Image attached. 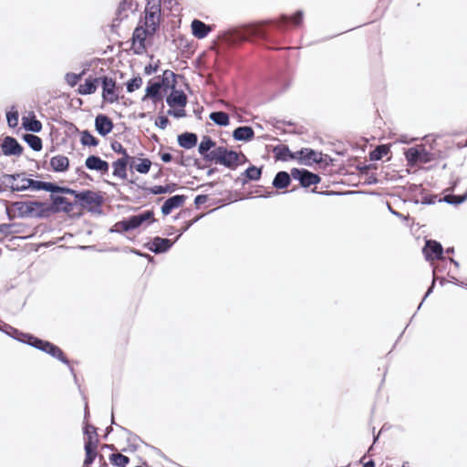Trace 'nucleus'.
Wrapping results in <instances>:
<instances>
[{
	"label": "nucleus",
	"mask_w": 467,
	"mask_h": 467,
	"mask_svg": "<svg viewBox=\"0 0 467 467\" xmlns=\"http://www.w3.org/2000/svg\"><path fill=\"white\" fill-rule=\"evenodd\" d=\"M254 136V130L249 126L238 127L233 132V137L235 140L249 141Z\"/></svg>",
	"instance_id": "24"
},
{
	"label": "nucleus",
	"mask_w": 467,
	"mask_h": 467,
	"mask_svg": "<svg viewBox=\"0 0 467 467\" xmlns=\"http://www.w3.org/2000/svg\"><path fill=\"white\" fill-rule=\"evenodd\" d=\"M20 217H29L28 202H16L14 203Z\"/></svg>",
	"instance_id": "43"
},
{
	"label": "nucleus",
	"mask_w": 467,
	"mask_h": 467,
	"mask_svg": "<svg viewBox=\"0 0 467 467\" xmlns=\"http://www.w3.org/2000/svg\"><path fill=\"white\" fill-rule=\"evenodd\" d=\"M192 35L199 38H204L211 31V27L202 21L194 19L191 25Z\"/></svg>",
	"instance_id": "22"
},
{
	"label": "nucleus",
	"mask_w": 467,
	"mask_h": 467,
	"mask_svg": "<svg viewBox=\"0 0 467 467\" xmlns=\"http://www.w3.org/2000/svg\"><path fill=\"white\" fill-rule=\"evenodd\" d=\"M50 165L54 171L64 172L69 167V160L64 155H56L51 158Z\"/></svg>",
	"instance_id": "23"
},
{
	"label": "nucleus",
	"mask_w": 467,
	"mask_h": 467,
	"mask_svg": "<svg viewBox=\"0 0 467 467\" xmlns=\"http://www.w3.org/2000/svg\"><path fill=\"white\" fill-rule=\"evenodd\" d=\"M153 216H154V213L152 211H145L141 213H139V214H136V215H133V217L136 219L138 224L140 226L143 223L147 222V221H150V222H153L154 219H153Z\"/></svg>",
	"instance_id": "42"
},
{
	"label": "nucleus",
	"mask_w": 467,
	"mask_h": 467,
	"mask_svg": "<svg viewBox=\"0 0 467 467\" xmlns=\"http://www.w3.org/2000/svg\"><path fill=\"white\" fill-rule=\"evenodd\" d=\"M434 285H435V279L432 280V283H431V285L429 287L428 291L426 292L425 296H424V298L423 300L429 296V295L432 292V289L434 287Z\"/></svg>",
	"instance_id": "57"
},
{
	"label": "nucleus",
	"mask_w": 467,
	"mask_h": 467,
	"mask_svg": "<svg viewBox=\"0 0 467 467\" xmlns=\"http://www.w3.org/2000/svg\"><path fill=\"white\" fill-rule=\"evenodd\" d=\"M127 220L129 223L130 230H133V229L140 227V225L138 224V223H137L136 219L133 217V215L129 217Z\"/></svg>",
	"instance_id": "54"
},
{
	"label": "nucleus",
	"mask_w": 467,
	"mask_h": 467,
	"mask_svg": "<svg viewBox=\"0 0 467 467\" xmlns=\"http://www.w3.org/2000/svg\"><path fill=\"white\" fill-rule=\"evenodd\" d=\"M450 261L455 265V266H459V263L457 261H455L453 258H451Z\"/></svg>",
	"instance_id": "60"
},
{
	"label": "nucleus",
	"mask_w": 467,
	"mask_h": 467,
	"mask_svg": "<svg viewBox=\"0 0 467 467\" xmlns=\"http://www.w3.org/2000/svg\"><path fill=\"white\" fill-rule=\"evenodd\" d=\"M147 35H150L148 28L136 27L132 35V45L137 54L145 50V40Z\"/></svg>",
	"instance_id": "11"
},
{
	"label": "nucleus",
	"mask_w": 467,
	"mask_h": 467,
	"mask_svg": "<svg viewBox=\"0 0 467 467\" xmlns=\"http://www.w3.org/2000/svg\"><path fill=\"white\" fill-rule=\"evenodd\" d=\"M175 77V74L170 70H165L162 76V81L160 82H153L149 83L148 87L146 88V94L142 98V100H146L148 98H150L154 100L159 99L161 98L160 95V89L162 85H168L169 79L171 78H173Z\"/></svg>",
	"instance_id": "6"
},
{
	"label": "nucleus",
	"mask_w": 467,
	"mask_h": 467,
	"mask_svg": "<svg viewBox=\"0 0 467 467\" xmlns=\"http://www.w3.org/2000/svg\"><path fill=\"white\" fill-rule=\"evenodd\" d=\"M109 459L115 467H125L130 462V459L119 452L111 453Z\"/></svg>",
	"instance_id": "37"
},
{
	"label": "nucleus",
	"mask_w": 467,
	"mask_h": 467,
	"mask_svg": "<svg viewBox=\"0 0 467 467\" xmlns=\"http://www.w3.org/2000/svg\"><path fill=\"white\" fill-rule=\"evenodd\" d=\"M427 261L442 259L443 248L441 244L434 240H427L422 249Z\"/></svg>",
	"instance_id": "9"
},
{
	"label": "nucleus",
	"mask_w": 467,
	"mask_h": 467,
	"mask_svg": "<svg viewBox=\"0 0 467 467\" xmlns=\"http://www.w3.org/2000/svg\"><path fill=\"white\" fill-rule=\"evenodd\" d=\"M166 102L170 107L179 106L184 108L187 103V97L181 90H173L166 99Z\"/></svg>",
	"instance_id": "21"
},
{
	"label": "nucleus",
	"mask_w": 467,
	"mask_h": 467,
	"mask_svg": "<svg viewBox=\"0 0 467 467\" xmlns=\"http://www.w3.org/2000/svg\"><path fill=\"white\" fill-rule=\"evenodd\" d=\"M95 128L99 135L106 136L111 132L113 122L108 116L99 114L95 119Z\"/></svg>",
	"instance_id": "14"
},
{
	"label": "nucleus",
	"mask_w": 467,
	"mask_h": 467,
	"mask_svg": "<svg viewBox=\"0 0 467 467\" xmlns=\"http://www.w3.org/2000/svg\"><path fill=\"white\" fill-rule=\"evenodd\" d=\"M241 158L245 157L242 153H238L226 148L225 152L223 155L221 164L231 170H235L240 163Z\"/></svg>",
	"instance_id": "15"
},
{
	"label": "nucleus",
	"mask_w": 467,
	"mask_h": 467,
	"mask_svg": "<svg viewBox=\"0 0 467 467\" xmlns=\"http://www.w3.org/2000/svg\"><path fill=\"white\" fill-rule=\"evenodd\" d=\"M302 19L303 12L297 11L292 18L288 16L283 15L278 21L266 20L256 24L246 25L240 29L224 31L222 33L220 37L222 41L230 46L249 40L252 37H259L266 40L267 33L263 29L264 26L275 23L277 27L283 28V26L286 25L289 21H292L294 25L298 26L301 24Z\"/></svg>",
	"instance_id": "1"
},
{
	"label": "nucleus",
	"mask_w": 467,
	"mask_h": 467,
	"mask_svg": "<svg viewBox=\"0 0 467 467\" xmlns=\"http://www.w3.org/2000/svg\"><path fill=\"white\" fill-rule=\"evenodd\" d=\"M24 128L32 132H39L42 130V124L33 115L32 119L23 117L22 119Z\"/></svg>",
	"instance_id": "32"
},
{
	"label": "nucleus",
	"mask_w": 467,
	"mask_h": 467,
	"mask_svg": "<svg viewBox=\"0 0 467 467\" xmlns=\"http://www.w3.org/2000/svg\"><path fill=\"white\" fill-rule=\"evenodd\" d=\"M225 147H214L209 154L205 156V161H214L215 163L221 164L222 158L223 153L225 152Z\"/></svg>",
	"instance_id": "34"
},
{
	"label": "nucleus",
	"mask_w": 467,
	"mask_h": 467,
	"mask_svg": "<svg viewBox=\"0 0 467 467\" xmlns=\"http://www.w3.org/2000/svg\"><path fill=\"white\" fill-rule=\"evenodd\" d=\"M24 140L32 150L39 151L42 149V140L38 136L34 134H26L24 136Z\"/></svg>",
	"instance_id": "38"
},
{
	"label": "nucleus",
	"mask_w": 467,
	"mask_h": 467,
	"mask_svg": "<svg viewBox=\"0 0 467 467\" xmlns=\"http://www.w3.org/2000/svg\"><path fill=\"white\" fill-rule=\"evenodd\" d=\"M161 0H146L145 26L153 35L160 24Z\"/></svg>",
	"instance_id": "3"
},
{
	"label": "nucleus",
	"mask_w": 467,
	"mask_h": 467,
	"mask_svg": "<svg viewBox=\"0 0 467 467\" xmlns=\"http://www.w3.org/2000/svg\"><path fill=\"white\" fill-rule=\"evenodd\" d=\"M53 202L54 204L56 205H68L69 202H67V199L66 197H63V196H55L53 197Z\"/></svg>",
	"instance_id": "52"
},
{
	"label": "nucleus",
	"mask_w": 467,
	"mask_h": 467,
	"mask_svg": "<svg viewBox=\"0 0 467 467\" xmlns=\"http://www.w3.org/2000/svg\"><path fill=\"white\" fill-rule=\"evenodd\" d=\"M297 159L302 160L306 163L312 161L314 162L319 163L322 161V153L317 152L312 149L303 148L300 150L296 151Z\"/></svg>",
	"instance_id": "19"
},
{
	"label": "nucleus",
	"mask_w": 467,
	"mask_h": 467,
	"mask_svg": "<svg viewBox=\"0 0 467 467\" xmlns=\"http://www.w3.org/2000/svg\"><path fill=\"white\" fill-rule=\"evenodd\" d=\"M273 152L275 153V159L279 161H288L297 159L296 152H292L288 146L285 144H278L274 147Z\"/></svg>",
	"instance_id": "18"
},
{
	"label": "nucleus",
	"mask_w": 467,
	"mask_h": 467,
	"mask_svg": "<svg viewBox=\"0 0 467 467\" xmlns=\"http://www.w3.org/2000/svg\"><path fill=\"white\" fill-rule=\"evenodd\" d=\"M206 200H207L206 195H198V196H196L194 202L196 204H201V203H204L206 202Z\"/></svg>",
	"instance_id": "56"
},
{
	"label": "nucleus",
	"mask_w": 467,
	"mask_h": 467,
	"mask_svg": "<svg viewBox=\"0 0 467 467\" xmlns=\"http://www.w3.org/2000/svg\"><path fill=\"white\" fill-rule=\"evenodd\" d=\"M29 217H44L49 212V206L41 202H28Z\"/></svg>",
	"instance_id": "20"
},
{
	"label": "nucleus",
	"mask_w": 467,
	"mask_h": 467,
	"mask_svg": "<svg viewBox=\"0 0 467 467\" xmlns=\"http://www.w3.org/2000/svg\"><path fill=\"white\" fill-rule=\"evenodd\" d=\"M178 143L184 149H192L197 144L198 137L195 133L184 132L178 136Z\"/></svg>",
	"instance_id": "25"
},
{
	"label": "nucleus",
	"mask_w": 467,
	"mask_h": 467,
	"mask_svg": "<svg viewBox=\"0 0 467 467\" xmlns=\"http://www.w3.org/2000/svg\"><path fill=\"white\" fill-rule=\"evenodd\" d=\"M6 119L9 127H16L18 124V112L9 111L6 113Z\"/></svg>",
	"instance_id": "50"
},
{
	"label": "nucleus",
	"mask_w": 467,
	"mask_h": 467,
	"mask_svg": "<svg viewBox=\"0 0 467 467\" xmlns=\"http://www.w3.org/2000/svg\"><path fill=\"white\" fill-rule=\"evenodd\" d=\"M14 182L11 184V189L13 192H21L26 191L29 189V186H27L29 182V178H26L21 174H16L12 176Z\"/></svg>",
	"instance_id": "29"
},
{
	"label": "nucleus",
	"mask_w": 467,
	"mask_h": 467,
	"mask_svg": "<svg viewBox=\"0 0 467 467\" xmlns=\"http://www.w3.org/2000/svg\"><path fill=\"white\" fill-rule=\"evenodd\" d=\"M216 143L209 137L204 136L199 144L198 151L205 159V156L215 147Z\"/></svg>",
	"instance_id": "31"
},
{
	"label": "nucleus",
	"mask_w": 467,
	"mask_h": 467,
	"mask_svg": "<svg viewBox=\"0 0 467 467\" xmlns=\"http://www.w3.org/2000/svg\"><path fill=\"white\" fill-rule=\"evenodd\" d=\"M62 192L69 193L75 196V198L86 204H99L101 198L98 193L91 191L77 192L72 189L63 188Z\"/></svg>",
	"instance_id": "7"
},
{
	"label": "nucleus",
	"mask_w": 467,
	"mask_h": 467,
	"mask_svg": "<svg viewBox=\"0 0 467 467\" xmlns=\"http://www.w3.org/2000/svg\"><path fill=\"white\" fill-rule=\"evenodd\" d=\"M291 176L293 179L297 180L302 187H309L320 182V177L305 169L294 168L291 170Z\"/></svg>",
	"instance_id": "5"
},
{
	"label": "nucleus",
	"mask_w": 467,
	"mask_h": 467,
	"mask_svg": "<svg viewBox=\"0 0 467 467\" xmlns=\"http://www.w3.org/2000/svg\"><path fill=\"white\" fill-rule=\"evenodd\" d=\"M215 169H210L207 172L208 176H211L214 172Z\"/></svg>",
	"instance_id": "62"
},
{
	"label": "nucleus",
	"mask_w": 467,
	"mask_h": 467,
	"mask_svg": "<svg viewBox=\"0 0 467 467\" xmlns=\"http://www.w3.org/2000/svg\"><path fill=\"white\" fill-rule=\"evenodd\" d=\"M161 159L164 162H170L172 160V156L169 152H164L161 155Z\"/></svg>",
	"instance_id": "55"
},
{
	"label": "nucleus",
	"mask_w": 467,
	"mask_h": 467,
	"mask_svg": "<svg viewBox=\"0 0 467 467\" xmlns=\"http://www.w3.org/2000/svg\"><path fill=\"white\" fill-rule=\"evenodd\" d=\"M186 200L184 195H174L164 202L161 206V213L164 215L170 214L172 210L182 206Z\"/></svg>",
	"instance_id": "17"
},
{
	"label": "nucleus",
	"mask_w": 467,
	"mask_h": 467,
	"mask_svg": "<svg viewBox=\"0 0 467 467\" xmlns=\"http://www.w3.org/2000/svg\"><path fill=\"white\" fill-rule=\"evenodd\" d=\"M176 184H167L165 186L162 185H155L150 188H147L146 192L151 194H163V193H171L176 190Z\"/></svg>",
	"instance_id": "33"
},
{
	"label": "nucleus",
	"mask_w": 467,
	"mask_h": 467,
	"mask_svg": "<svg viewBox=\"0 0 467 467\" xmlns=\"http://www.w3.org/2000/svg\"><path fill=\"white\" fill-rule=\"evenodd\" d=\"M128 231H130V230L129 223H128L127 219L116 223L114 224L113 228L111 229V232H117V233L128 232Z\"/></svg>",
	"instance_id": "48"
},
{
	"label": "nucleus",
	"mask_w": 467,
	"mask_h": 467,
	"mask_svg": "<svg viewBox=\"0 0 467 467\" xmlns=\"http://www.w3.org/2000/svg\"><path fill=\"white\" fill-rule=\"evenodd\" d=\"M467 199V192L463 195H447L444 197L446 202L451 204H460Z\"/></svg>",
	"instance_id": "47"
},
{
	"label": "nucleus",
	"mask_w": 467,
	"mask_h": 467,
	"mask_svg": "<svg viewBox=\"0 0 467 467\" xmlns=\"http://www.w3.org/2000/svg\"><path fill=\"white\" fill-rule=\"evenodd\" d=\"M168 114L172 115L175 118H182V117L185 116V110L183 109H176V110L169 109Z\"/></svg>",
	"instance_id": "53"
},
{
	"label": "nucleus",
	"mask_w": 467,
	"mask_h": 467,
	"mask_svg": "<svg viewBox=\"0 0 467 467\" xmlns=\"http://www.w3.org/2000/svg\"><path fill=\"white\" fill-rule=\"evenodd\" d=\"M453 252H454L453 247H451V248H447V249H446V253H448V254H451V253H453Z\"/></svg>",
	"instance_id": "61"
},
{
	"label": "nucleus",
	"mask_w": 467,
	"mask_h": 467,
	"mask_svg": "<svg viewBox=\"0 0 467 467\" xmlns=\"http://www.w3.org/2000/svg\"><path fill=\"white\" fill-rule=\"evenodd\" d=\"M291 177L286 171H278L273 180V186L276 189H285L290 184Z\"/></svg>",
	"instance_id": "28"
},
{
	"label": "nucleus",
	"mask_w": 467,
	"mask_h": 467,
	"mask_svg": "<svg viewBox=\"0 0 467 467\" xmlns=\"http://www.w3.org/2000/svg\"><path fill=\"white\" fill-rule=\"evenodd\" d=\"M80 142L84 146L96 147L99 145V140L95 138L88 130H83L81 132Z\"/></svg>",
	"instance_id": "39"
},
{
	"label": "nucleus",
	"mask_w": 467,
	"mask_h": 467,
	"mask_svg": "<svg viewBox=\"0 0 467 467\" xmlns=\"http://www.w3.org/2000/svg\"><path fill=\"white\" fill-rule=\"evenodd\" d=\"M142 85V78L140 77H135L127 82V91L133 92L139 89Z\"/></svg>",
	"instance_id": "44"
},
{
	"label": "nucleus",
	"mask_w": 467,
	"mask_h": 467,
	"mask_svg": "<svg viewBox=\"0 0 467 467\" xmlns=\"http://www.w3.org/2000/svg\"><path fill=\"white\" fill-rule=\"evenodd\" d=\"M389 152V149L385 145L378 146L374 150L370 153V159L372 161H379Z\"/></svg>",
	"instance_id": "41"
},
{
	"label": "nucleus",
	"mask_w": 467,
	"mask_h": 467,
	"mask_svg": "<svg viewBox=\"0 0 467 467\" xmlns=\"http://www.w3.org/2000/svg\"><path fill=\"white\" fill-rule=\"evenodd\" d=\"M130 165L131 168H134L138 172L145 174L149 172L151 166V161L149 159H140L139 163H135L133 159L130 160Z\"/></svg>",
	"instance_id": "35"
},
{
	"label": "nucleus",
	"mask_w": 467,
	"mask_h": 467,
	"mask_svg": "<svg viewBox=\"0 0 467 467\" xmlns=\"http://www.w3.org/2000/svg\"><path fill=\"white\" fill-rule=\"evenodd\" d=\"M405 158L410 165L428 163L433 160L432 154L427 151L422 145L406 150Z\"/></svg>",
	"instance_id": "4"
},
{
	"label": "nucleus",
	"mask_w": 467,
	"mask_h": 467,
	"mask_svg": "<svg viewBox=\"0 0 467 467\" xmlns=\"http://www.w3.org/2000/svg\"><path fill=\"white\" fill-rule=\"evenodd\" d=\"M173 244L170 239L154 237L146 247L154 254H161L167 252Z\"/></svg>",
	"instance_id": "12"
},
{
	"label": "nucleus",
	"mask_w": 467,
	"mask_h": 467,
	"mask_svg": "<svg viewBox=\"0 0 467 467\" xmlns=\"http://www.w3.org/2000/svg\"><path fill=\"white\" fill-rule=\"evenodd\" d=\"M27 182V186L33 191L44 190L49 192H62L63 191V187H59L52 182H40L33 179H30Z\"/></svg>",
	"instance_id": "16"
},
{
	"label": "nucleus",
	"mask_w": 467,
	"mask_h": 467,
	"mask_svg": "<svg viewBox=\"0 0 467 467\" xmlns=\"http://www.w3.org/2000/svg\"><path fill=\"white\" fill-rule=\"evenodd\" d=\"M81 76V74L67 73L65 76V79L70 87H74L80 80Z\"/></svg>",
	"instance_id": "49"
},
{
	"label": "nucleus",
	"mask_w": 467,
	"mask_h": 467,
	"mask_svg": "<svg viewBox=\"0 0 467 467\" xmlns=\"http://www.w3.org/2000/svg\"><path fill=\"white\" fill-rule=\"evenodd\" d=\"M102 85V97L103 99L113 103L119 99V95L116 93V82L111 78L103 77L100 78Z\"/></svg>",
	"instance_id": "8"
},
{
	"label": "nucleus",
	"mask_w": 467,
	"mask_h": 467,
	"mask_svg": "<svg viewBox=\"0 0 467 467\" xmlns=\"http://www.w3.org/2000/svg\"><path fill=\"white\" fill-rule=\"evenodd\" d=\"M8 227H9V225H7V224H2V225H0V232H2V231H3V228H8Z\"/></svg>",
	"instance_id": "64"
},
{
	"label": "nucleus",
	"mask_w": 467,
	"mask_h": 467,
	"mask_svg": "<svg viewBox=\"0 0 467 467\" xmlns=\"http://www.w3.org/2000/svg\"><path fill=\"white\" fill-rule=\"evenodd\" d=\"M389 209L390 213H393L394 215L399 216V217L401 216L400 213H399L398 212L392 210V208L389 205Z\"/></svg>",
	"instance_id": "59"
},
{
	"label": "nucleus",
	"mask_w": 467,
	"mask_h": 467,
	"mask_svg": "<svg viewBox=\"0 0 467 467\" xmlns=\"http://www.w3.org/2000/svg\"><path fill=\"white\" fill-rule=\"evenodd\" d=\"M363 467H375V462L372 460H368L363 463Z\"/></svg>",
	"instance_id": "58"
},
{
	"label": "nucleus",
	"mask_w": 467,
	"mask_h": 467,
	"mask_svg": "<svg viewBox=\"0 0 467 467\" xmlns=\"http://www.w3.org/2000/svg\"><path fill=\"white\" fill-rule=\"evenodd\" d=\"M209 118L219 126L225 127L229 124V116L223 111H213Z\"/></svg>",
	"instance_id": "36"
},
{
	"label": "nucleus",
	"mask_w": 467,
	"mask_h": 467,
	"mask_svg": "<svg viewBox=\"0 0 467 467\" xmlns=\"http://www.w3.org/2000/svg\"><path fill=\"white\" fill-rule=\"evenodd\" d=\"M96 447H97V441H92V439L89 438V441H85V451H86V457L84 460L85 466H88L91 463H93V462L97 456Z\"/></svg>",
	"instance_id": "27"
},
{
	"label": "nucleus",
	"mask_w": 467,
	"mask_h": 467,
	"mask_svg": "<svg viewBox=\"0 0 467 467\" xmlns=\"http://www.w3.org/2000/svg\"><path fill=\"white\" fill-rule=\"evenodd\" d=\"M111 148L112 150L117 152V153H119L122 155V157L120 159H125V160H133L132 157H130L126 149L123 148V146L118 142V141H114L111 143Z\"/></svg>",
	"instance_id": "45"
},
{
	"label": "nucleus",
	"mask_w": 467,
	"mask_h": 467,
	"mask_svg": "<svg viewBox=\"0 0 467 467\" xmlns=\"http://www.w3.org/2000/svg\"><path fill=\"white\" fill-rule=\"evenodd\" d=\"M244 175L249 181H258L262 175V169L255 166H250L244 171Z\"/></svg>",
	"instance_id": "40"
},
{
	"label": "nucleus",
	"mask_w": 467,
	"mask_h": 467,
	"mask_svg": "<svg viewBox=\"0 0 467 467\" xmlns=\"http://www.w3.org/2000/svg\"><path fill=\"white\" fill-rule=\"evenodd\" d=\"M169 123V119L165 116H161L156 120V126H158L160 129L164 130Z\"/></svg>",
	"instance_id": "51"
},
{
	"label": "nucleus",
	"mask_w": 467,
	"mask_h": 467,
	"mask_svg": "<svg viewBox=\"0 0 467 467\" xmlns=\"http://www.w3.org/2000/svg\"><path fill=\"white\" fill-rule=\"evenodd\" d=\"M130 163V160L125 159H118L116 161L112 163L113 167V175L120 178H127V165Z\"/></svg>",
	"instance_id": "26"
},
{
	"label": "nucleus",
	"mask_w": 467,
	"mask_h": 467,
	"mask_svg": "<svg viewBox=\"0 0 467 467\" xmlns=\"http://www.w3.org/2000/svg\"><path fill=\"white\" fill-rule=\"evenodd\" d=\"M100 78L86 79L84 84H80L78 87V93L81 95L93 94L97 89V85Z\"/></svg>",
	"instance_id": "30"
},
{
	"label": "nucleus",
	"mask_w": 467,
	"mask_h": 467,
	"mask_svg": "<svg viewBox=\"0 0 467 467\" xmlns=\"http://www.w3.org/2000/svg\"><path fill=\"white\" fill-rule=\"evenodd\" d=\"M2 151L5 156H19L23 152V147L18 141L10 136L4 139L2 143Z\"/></svg>",
	"instance_id": "10"
},
{
	"label": "nucleus",
	"mask_w": 467,
	"mask_h": 467,
	"mask_svg": "<svg viewBox=\"0 0 467 467\" xmlns=\"http://www.w3.org/2000/svg\"><path fill=\"white\" fill-rule=\"evenodd\" d=\"M85 165L90 171H96L102 174L108 172L109 163L98 156L90 155L86 159Z\"/></svg>",
	"instance_id": "13"
},
{
	"label": "nucleus",
	"mask_w": 467,
	"mask_h": 467,
	"mask_svg": "<svg viewBox=\"0 0 467 467\" xmlns=\"http://www.w3.org/2000/svg\"><path fill=\"white\" fill-rule=\"evenodd\" d=\"M12 330L11 336L17 339L20 342L26 343L27 345L34 347L45 353L49 354L53 358H57L58 360L62 361L65 364H68V360L64 356L63 351L57 347L56 345L52 344L49 341L42 340L31 334H26L21 333L17 329L10 327Z\"/></svg>",
	"instance_id": "2"
},
{
	"label": "nucleus",
	"mask_w": 467,
	"mask_h": 467,
	"mask_svg": "<svg viewBox=\"0 0 467 467\" xmlns=\"http://www.w3.org/2000/svg\"><path fill=\"white\" fill-rule=\"evenodd\" d=\"M84 434L86 436L85 441H89V438L92 439V441H97V429L90 424H87L84 428Z\"/></svg>",
	"instance_id": "46"
},
{
	"label": "nucleus",
	"mask_w": 467,
	"mask_h": 467,
	"mask_svg": "<svg viewBox=\"0 0 467 467\" xmlns=\"http://www.w3.org/2000/svg\"><path fill=\"white\" fill-rule=\"evenodd\" d=\"M400 140L403 143H410V140H406V138L400 139Z\"/></svg>",
	"instance_id": "63"
}]
</instances>
